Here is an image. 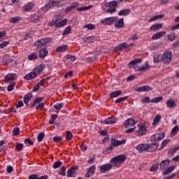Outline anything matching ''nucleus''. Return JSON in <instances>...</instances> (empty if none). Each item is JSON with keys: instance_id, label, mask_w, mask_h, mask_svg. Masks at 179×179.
Segmentation results:
<instances>
[{"instance_id": "nucleus-30", "label": "nucleus", "mask_w": 179, "mask_h": 179, "mask_svg": "<svg viewBox=\"0 0 179 179\" xmlns=\"http://www.w3.org/2000/svg\"><path fill=\"white\" fill-rule=\"evenodd\" d=\"M84 43H94V41H97V37L94 36H91L87 38H85Z\"/></svg>"}, {"instance_id": "nucleus-36", "label": "nucleus", "mask_w": 179, "mask_h": 179, "mask_svg": "<svg viewBox=\"0 0 179 179\" xmlns=\"http://www.w3.org/2000/svg\"><path fill=\"white\" fill-rule=\"evenodd\" d=\"M21 20H22V17L20 16L13 17L10 18L9 22L16 24L17 23V22H19Z\"/></svg>"}, {"instance_id": "nucleus-23", "label": "nucleus", "mask_w": 179, "mask_h": 179, "mask_svg": "<svg viewBox=\"0 0 179 179\" xmlns=\"http://www.w3.org/2000/svg\"><path fill=\"white\" fill-rule=\"evenodd\" d=\"M150 90H152V87L148 85H144V86H141L136 88L135 91L136 92H150Z\"/></svg>"}, {"instance_id": "nucleus-50", "label": "nucleus", "mask_w": 179, "mask_h": 179, "mask_svg": "<svg viewBox=\"0 0 179 179\" xmlns=\"http://www.w3.org/2000/svg\"><path fill=\"white\" fill-rule=\"evenodd\" d=\"M7 45H9V42L8 41H0V48H5V47H7Z\"/></svg>"}, {"instance_id": "nucleus-9", "label": "nucleus", "mask_w": 179, "mask_h": 179, "mask_svg": "<svg viewBox=\"0 0 179 179\" xmlns=\"http://www.w3.org/2000/svg\"><path fill=\"white\" fill-rule=\"evenodd\" d=\"M41 19L42 17L40 14L34 13L30 15L29 20L31 23H38Z\"/></svg>"}, {"instance_id": "nucleus-46", "label": "nucleus", "mask_w": 179, "mask_h": 179, "mask_svg": "<svg viewBox=\"0 0 179 179\" xmlns=\"http://www.w3.org/2000/svg\"><path fill=\"white\" fill-rule=\"evenodd\" d=\"M177 150H179V146L175 147L173 148H171L169 150L168 153H169V155H174V153H176V152H177Z\"/></svg>"}, {"instance_id": "nucleus-53", "label": "nucleus", "mask_w": 179, "mask_h": 179, "mask_svg": "<svg viewBox=\"0 0 179 179\" xmlns=\"http://www.w3.org/2000/svg\"><path fill=\"white\" fill-rule=\"evenodd\" d=\"M84 29H88V30H94V24H87L85 26H84Z\"/></svg>"}, {"instance_id": "nucleus-48", "label": "nucleus", "mask_w": 179, "mask_h": 179, "mask_svg": "<svg viewBox=\"0 0 179 179\" xmlns=\"http://www.w3.org/2000/svg\"><path fill=\"white\" fill-rule=\"evenodd\" d=\"M128 99V96H122L115 100V103L118 104V103H121V101H125Z\"/></svg>"}, {"instance_id": "nucleus-7", "label": "nucleus", "mask_w": 179, "mask_h": 179, "mask_svg": "<svg viewBox=\"0 0 179 179\" xmlns=\"http://www.w3.org/2000/svg\"><path fill=\"white\" fill-rule=\"evenodd\" d=\"M117 20H118V17H109L101 20V23L104 26H110L113 23H115Z\"/></svg>"}, {"instance_id": "nucleus-63", "label": "nucleus", "mask_w": 179, "mask_h": 179, "mask_svg": "<svg viewBox=\"0 0 179 179\" xmlns=\"http://www.w3.org/2000/svg\"><path fill=\"white\" fill-rule=\"evenodd\" d=\"M168 39L170 40V41H173V40H176V35L171 34L168 36Z\"/></svg>"}, {"instance_id": "nucleus-28", "label": "nucleus", "mask_w": 179, "mask_h": 179, "mask_svg": "<svg viewBox=\"0 0 179 179\" xmlns=\"http://www.w3.org/2000/svg\"><path fill=\"white\" fill-rule=\"evenodd\" d=\"M148 152H155L157 149V143H152L147 145Z\"/></svg>"}, {"instance_id": "nucleus-49", "label": "nucleus", "mask_w": 179, "mask_h": 179, "mask_svg": "<svg viewBox=\"0 0 179 179\" xmlns=\"http://www.w3.org/2000/svg\"><path fill=\"white\" fill-rule=\"evenodd\" d=\"M62 165V162H61L60 161H57L53 164L52 167L53 169H59V167H61Z\"/></svg>"}, {"instance_id": "nucleus-11", "label": "nucleus", "mask_w": 179, "mask_h": 179, "mask_svg": "<svg viewBox=\"0 0 179 179\" xmlns=\"http://www.w3.org/2000/svg\"><path fill=\"white\" fill-rule=\"evenodd\" d=\"M113 169V164H105L103 165H101L100 166V171L101 173H107V171H110Z\"/></svg>"}, {"instance_id": "nucleus-15", "label": "nucleus", "mask_w": 179, "mask_h": 179, "mask_svg": "<svg viewBox=\"0 0 179 179\" xmlns=\"http://www.w3.org/2000/svg\"><path fill=\"white\" fill-rule=\"evenodd\" d=\"M34 8V3L33 2H28L23 6L24 12H31L33 8Z\"/></svg>"}, {"instance_id": "nucleus-2", "label": "nucleus", "mask_w": 179, "mask_h": 179, "mask_svg": "<svg viewBox=\"0 0 179 179\" xmlns=\"http://www.w3.org/2000/svg\"><path fill=\"white\" fill-rule=\"evenodd\" d=\"M125 160H127V155H120L111 158L110 163H112V166H114V167L118 168L121 167V164H122Z\"/></svg>"}, {"instance_id": "nucleus-21", "label": "nucleus", "mask_w": 179, "mask_h": 179, "mask_svg": "<svg viewBox=\"0 0 179 179\" xmlns=\"http://www.w3.org/2000/svg\"><path fill=\"white\" fill-rule=\"evenodd\" d=\"M139 152H148V144H139L136 146Z\"/></svg>"}, {"instance_id": "nucleus-51", "label": "nucleus", "mask_w": 179, "mask_h": 179, "mask_svg": "<svg viewBox=\"0 0 179 179\" xmlns=\"http://www.w3.org/2000/svg\"><path fill=\"white\" fill-rule=\"evenodd\" d=\"M73 138V134L71 131H67L66 135V141H71Z\"/></svg>"}, {"instance_id": "nucleus-35", "label": "nucleus", "mask_w": 179, "mask_h": 179, "mask_svg": "<svg viewBox=\"0 0 179 179\" xmlns=\"http://www.w3.org/2000/svg\"><path fill=\"white\" fill-rule=\"evenodd\" d=\"M66 59L68 60H64L66 64H72L73 62H75L76 57H75V56L69 55L67 56Z\"/></svg>"}, {"instance_id": "nucleus-12", "label": "nucleus", "mask_w": 179, "mask_h": 179, "mask_svg": "<svg viewBox=\"0 0 179 179\" xmlns=\"http://www.w3.org/2000/svg\"><path fill=\"white\" fill-rule=\"evenodd\" d=\"M59 5H61V1L51 0L45 5V8L47 9H50L51 8H55V6H59Z\"/></svg>"}, {"instance_id": "nucleus-41", "label": "nucleus", "mask_w": 179, "mask_h": 179, "mask_svg": "<svg viewBox=\"0 0 179 179\" xmlns=\"http://www.w3.org/2000/svg\"><path fill=\"white\" fill-rule=\"evenodd\" d=\"M178 131H179V127L178 125L175 126L171 132V136H174L175 135H177V134H178Z\"/></svg>"}, {"instance_id": "nucleus-43", "label": "nucleus", "mask_w": 179, "mask_h": 179, "mask_svg": "<svg viewBox=\"0 0 179 179\" xmlns=\"http://www.w3.org/2000/svg\"><path fill=\"white\" fill-rule=\"evenodd\" d=\"M57 117L58 116L55 114L51 115V119L49 120L48 124L50 125H52V124H54V122H55V120H57Z\"/></svg>"}, {"instance_id": "nucleus-56", "label": "nucleus", "mask_w": 179, "mask_h": 179, "mask_svg": "<svg viewBox=\"0 0 179 179\" xmlns=\"http://www.w3.org/2000/svg\"><path fill=\"white\" fill-rule=\"evenodd\" d=\"M2 62L4 65H9L12 62V59L10 58H6V60H2Z\"/></svg>"}, {"instance_id": "nucleus-62", "label": "nucleus", "mask_w": 179, "mask_h": 179, "mask_svg": "<svg viewBox=\"0 0 179 179\" xmlns=\"http://www.w3.org/2000/svg\"><path fill=\"white\" fill-rule=\"evenodd\" d=\"M15 135H19V127H15L13 129V136H15Z\"/></svg>"}, {"instance_id": "nucleus-27", "label": "nucleus", "mask_w": 179, "mask_h": 179, "mask_svg": "<svg viewBox=\"0 0 179 179\" xmlns=\"http://www.w3.org/2000/svg\"><path fill=\"white\" fill-rule=\"evenodd\" d=\"M28 179H48V176L44 175L40 177L38 175L32 174L29 176Z\"/></svg>"}, {"instance_id": "nucleus-44", "label": "nucleus", "mask_w": 179, "mask_h": 179, "mask_svg": "<svg viewBox=\"0 0 179 179\" xmlns=\"http://www.w3.org/2000/svg\"><path fill=\"white\" fill-rule=\"evenodd\" d=\"M15 86H16V83L13 82L11 83L8 87H7V90L8 92H12L13 89H15Z\"/></svg>"}, {"instance_id": "nucleus-60", "label": "nucleus", "mask_w": 179, "mask_h": 179, "mask_svg": "<svg viewBox=\"0 0 179 179\" xmlns=\"http://www.w3.org/2000/svg\"><path fill=\"white\" fill-rule=\"evenodd\" d=\"M45 106V104L44 103H41L36 107V110H43Z\"/></svg>"}, {"instance_id": "nucleus-45", "label": "nucleus", "mask_w": 179, "mask_h": 179, "mask_svg": "<svg viewBox=\"0 0 179 179\" xmlns=\"http://www.w3.org/2000/svg\"><path fill=\"white\" fill-rule=\"evenodd\" d=\"M71 31V26L66 27L62 33V36H66V34H70Z\"/></svg>"}, {"instance_id": "nucleus-38", "label": "nucleus", "mask_w": 179, "mask_h": 179, "mask_svg": "<svg viewBox=\"0 0 179 179\" xmlns=\"http://www.w3.org/2000/svg\"><path fill=\"white\" fill-rule=\"evenodd\" d=\"M38 58V55H37V53H31L29 55H28V59L29 61H36Z\"/></svg>"}, {"instance_id": "nucleus-64", "label": "nucleus", "mask_w": 179, "mask_h": 179, "mask_svg": "<svg viewBox=\"0 0 179 179\" xmlns=\"http://www.w3.org/2000/svg\"><path fill=\"white\" fill-rule=\"evenodd\" d=\"M59 174L60 176H65V168L62 167L59 171Z\"/></svg>"}, {"instance_id": "nucleus-1", "label": "nucleus", "mask_w": 179, "mask_h": 179, "mask_svg": "<svg viewBox=\"0 0 179 179\" xmlns=\"http://www.w3.org/2000/svg\"><path fill=\"white\" fill-rule=\"evenodd\" d=\"M45 68V64L44 63L38 65L34 69V70L31 72L26 74L24 76V79H25V80H33V79H36L37 78V76L40 75V73H41V72L44 71Z\"/></svg>"}, {"instance_id": "nucleus-16", "label": "nucleus", "mask_w": 179, "mask_h": 179, "mask_svg": "<svg viewBox=\"0 0 179 179\" xmlns=\"http://www.w3.org/2000/svg\"><path fill=\"white\" fill-rule=\"evenodd\" d=\"M95 171H96V166L93 165L90 166L85 174L86 178H90V177H92V174H94Z\"/></svg>"}, {"instance_id": "nucleus-31", "label": "nucleus", "mask_w": 179, "mask_h": 179, "mask_svg": "<svg viewBox=\"0 0 179 179\" xmlns=\"http://www.w3.org/2000/svg\"><path fill=\"white\" fill-rule=\"evenodd\" d=\"M79 6V3H73L70 6L65 8V12H71Z\"/></svg>"}, {"instance_id": "nucleus-42", "label": "nucleus", "mask_w": 179, "mask_h": 179, "mask_svg": "<svg viewBox=\"0 0 179 179\" xmlns=\"http://www.w3.org/2000/svg\"><path fill=\"white\" fill-rule=\"evenodd\" d=\"M121 91H115L110 93V96L111 99H114L115 97H118V96H121Z\"/></svg>"}, {"instance_id": "nucleus-37", "label": "nucleus", "mask_w": 179, "mask_h": 179, "mask_svg": "<svg viewBox=\"0 0 179 179\" xmlns=\"http://www.w3.org/2000/svg\"><path fill=\"white\" fill-rule=\"evenodd\" d=\"M131 13L130 9H123L119 12V16H127Z\"/></svg>"}, {"instance_id": "nucleus-24", "label": "nucleus", "mask_w": 179, "mask_h": 179, "mask_svg": "<svg viewBox=\"0 0 179 179\" xmlns=\"http://www.w3.org/2000/svg\"><path fill=\"white\" fill-rule=\"evenodd\" d=\"M169 164L170 161H169V159H164L161 162L159 168L161 170H166Z\"/></svg>"}, {"instance_id": "nucleus-18", "label": "nucleus", "mask_w": 179, "mask_h": 179, "mask_svg": "<svg viewBox=\"0 0 179 179\" xmlns=\"http://www.w3.org/2000/svg\"><path fill=\"white\" fill-rule=\"evenodd\" d=\"M117 122V118L115 117H108L103 122H102L103 124H106V125H110L111 124H115Z\"/></svg>"}, {"instance_id": "nucleus-47", "label": "nucleus", "mask_w": 179, "mask_h": 179, "mask_svg": "<svg viewBox=\"0 0 179 179\" xmlns=\"http://www.w3.org/2000/svg\"><path fill=\"white\" fill-rule=\"evenodd\" d=\"M92 8V6H84V7H80L77 8L78 12H82V10H89Z\"/></svg>"}, {"instance_id": "nucleus-29", "label": "nucleus", "mask_w": 179, "mask_h": 179, "mask_svg": "<svg viewBox=\"0 0 179 179\" xmlns=\"http://www.w3.org/2000/svg\"><path fill=\"white\" fill-rule=\"evenodd\" d=\"M166 106L169 107V108H173V107H176V106H177V101L174 99H170L166 101Z\"/></svg>"}, {"instance_id": "nucleus-58", "label": "nucleus", "mask_w": 179, "mask_h": 179, "mask_svg": "<svg viewBox=\"0 0 179 179\" xmlns=\"http://www.w3.org/2000/svg\"><path fill=\"white\" fill-rule=\"evenodd\" d=\"M150 141L151 142H154V143H157V136L156 134L151 136Z\"/></svg>"}, {"instance_id": "nucleus-3", "label": "nucleus", "mask_w": 179, "mask_h": 179, "mask_svg": "<svg viewBox=\"0 0 179 179\" xmlns=\"http://www.w3.org/2000/svg\"><path fill=\"white\" fill-rule=\"evenodd\" d=\"M138 130L137 131V136H143V135H146L148 132V129L149 128V123L144 122L142 124H138L137 125Z\"/></svg>"}, {"instance_id": "nucleus-61", "label": "nucleus", "mask_w": 179, "mask_h": 179, "mask_svg": "<svg viewBox=\"0 0 179 179\" xmlns=\"http://www.w3.org/2000/svg\"><path fill=\"white\" fill-rule=\"evenodd\" d=\"M166 35V31H162L157 33V38H161V37H163V36Z\"/></svg>"}, {"instance_id": "nucleus-57", "label": "nucleus", "mask_w": 179, "mask_h": 179, "mask_svg": "<svg viewBox=\"0 0 179 179\" xmlns=\"http://www.w3.org/2000/svg\"><path fill=\"white\" fill-rule=\"evenodd\" d=\"M125 143H127V139L117 140V146L125 145Z\"/></svg>"}, {"instance_id": "nucleus-4", "label": "nucleus", "mask_w": 179, "mask_h": 179, "mask_svg": "<svg viewBox=\"0 0 179 179\" xmlns=\"http://www.w3.org/2000/svg\"><path fill=\"white\" fill-rule=\"evenodd\" d=\"M50 41H51V38H41L35 41L34 45L36 47V50H41V48H44L45 44H48V43H50Z\"/></svg>"}, {"instance_id": "nucleus-25", "label": "nucleus", "mask_w": 179, "mask_h": 179, "mask_svg": "<svg viewBox=\"0 0 179 179\" xmlns=\"http://www.w3.org/2000/svg\"><path fill=\"white\" fill-rule=\"evenodd\" d=\"M33 99V94L31 93H28L24 96V103L26 106H29V101Z\"/></svg>"}, {"instance_id": "nucleus-14", "label": "nucleus", "mask_w": 179, "mask_h": 179, "mask_svg": "<svg viewBox=\"0 0 179 179\" xmlns=\"http://www.w3.org/2000/svg\"><path fill=\"white\" fill-rule=\"evenodd\" d=\"M66 23H68V20L64 19V20H55V27H64V26H66Z\"/></svg>"}, {"instance_id": "nucleus-13", "label": "nucleus", "mask_w": 179, "mask_h": 179, "mask_svg": "<svg viewBox=\"0 0 179 179\" xmlns=\"http://www.w3.org/2000/svg\"><path fill=\"white\" fill-rule=\"evenodd\" d=\"M79 169V166H72L70 169L67 171V177H76V170Z\"/></svg>"}, {"instance_id": "nucleus-17", "label": "nucleus", "mask_w": 179, "mask_h": 179, "mask_svg": "<svg viewBox=\"0 0 179 179\" xmlns=\"http://www.w3.org/2000/svg\"><path fill=\"white\" fill-rule=\"evenodd\" d=\"M135 124V120L129 118L124 122V128H131V127H134Z\"/></svg>"}, {"instance_id": "nucleus-6", "label": "nucleus", "mask_w": 179, "mask_h": 179, "mask_svg": "<svg viewBox=\"0 0 179 179\" xmlns=\"http://www.w3.org/2000/svg\"><path fill=\"white\" fill-rule=\"evenodd\" d=\"M105 6L106 8H108L106 10L108 13H115V12L117 10L115 8L118 6V2H117V1H112L109 3H107Z\"/></svg>"}, {"instance_id": "nucleus-10", "label": "nucleus", "mask_w": 179, "mask_h": 179, "mask_svg": "<svg viewBox=\"0 0 179 179\" xmlns=\"http://www.w3.org/2000/svg\"><path fill=\"white\" fill-rule=\"evenodd\" d=\"M17 76L16 73H8L4 77V80L6 83H12L13 80H16Z\"/></svg>"}, {"instance_id": "nucleus-34", "label": "nucleus", "mask_w": 179, "mask_h": 179, "mask_svg": "<svg viewBox=\"0 0 179 179\" xmlns=\"http://www.w3.org/2000/svg\"><path fill=\"white\" fill-rule=\"evenodd\" d=\"M128 48H129V45H128V44H127L126 43H120L117 47V50H128Z\"/></svg>"}, {"instance_id": "nucleus-32", "label": "nucleus", "mask_w": 179, "mask_h": 179, "mask_svg": "<svg viewBox=\"0 0 179 179\" xmlns=\"http://www.w3.org/2000/svg\"><path fill=\"white\" fill-rule=\"evenodd\" d=\"M69 48L67 45H63L62 46H59L56 48L57 52H65Z\"/></svg>"}, {"instance_id": "nucleus-5", "label": "nucleus", "mask_w": 179, "mask_h": 179, "mask_svg": "<svg viewBox=\"0 0 179 179\" xmlns=\"http://www.w3.org/2000/svg\"><path fill=\"white\" fill-rule=\"evenodd\" d=\"M173 59V52L170 50H166L164 52L162 55V62L166 65L171 64V60Z\"/></svg>"}, {"instance_id": "nucleus-33", "label": "nucleus", "mask_w": 179, "mask_h": 179, "mask_svg": "<svg viewBox=\"0 0 179 179\" xmlns=\"http://www.w3.org/2000/svg\"><path fill=\"white\" fill-rule=\"evenodd\" d=\"M44 100V97H37L36 99H35L34 100V102L31 105V107L33 108V107H36V104H40V103Z\"/></svg>"}, {"instance_id": "nucleus-55", "label": "nucleus", "mask_w": 179, "mask_h": 179, "mask_svg": "<svg viewBox=\"0 0 179 179\" xmlns=\"http://www.w3.org/2000/svg\"><path fill=\"white\" fill-rule=\"evenodd\" d=\"M44 133H40L38 135V137H37V139H38V142H42L43 139H44Z\"/></svg>"}, {"instance_id": "nucleus-54", "label": "nucleus", "mask_w": 179, "mask_h": 179, "mask_svg": "<svg viewBox=\"0 0 179 179\" xmlns=\"http://www.w3.org/2000/svg\"><path fill=\"white\" fill-rule=\"evenodd\" d=\"M54 107H55V110H61V108H62V107H64V103L55 104L54 106Z\"/></svg>"}, {"instance_id": "nucleus-8", "label": "nucleus", "mask_w": 179, "mask_h": 179, "mask_svg": "<svg viewBox=\"0 0 179 179\" xmlns=\"http://www.w3.org/2000/svg\"><path fill=\"white\" fill-rule=\"evenodd\" d=\"M118 146V140L115 138L111 139V143L108 148L104 151L105 153H110L113 152V149L114 147Z\"/></svg>"}, {"instance_id": "nucleus-52", "label": "nucleus", "mask_w": 179, "mask_h": 179, "mask_svg": "<svg viewBox=\"0 0 179 179\" xmlns=\"http://www.w3.org/2000/svg\"><path fill=\"white\" fill-rule=\"evenodd\" d=\"M15 149H17V150H18V151L22 150L23 149V144H22L20 143H16Z\"/></svg>"}, {"instance_id": "nucleus-40", "label": "nucleus", "mask_w": 179, "mask_h": 179, "mask_svg": "<svg viewBox=\"0 0 179 179\" xmlns=\"http://www.w3.org/2000/svg\"><path fill=\"white\" fill-rule=\"evenodd\" d=\"M174 169H176V166H171L169 167H168L164 172L163 174L167 175V174H170V173H171Z\"/></svg>"}, {"instance_id": "nucleus-39", "label": "nucleus", "mask_w": 179, "mask_h": 179, "mask_svg": "<svg viewBox=\"0 0 179 179\" xmlns=\"http://www.w3.org/2000/svg\"><path fill=\"white\" fill-rule=\"evenodd\" d=\"M170 143V139H164L162 142L161 147L159 148V150H162V149H164V148H166L167 145Z\"/></svg>"}, {"instance_id": "nucleus-59", "label": "nucleus", "mask_w": 179, "mask_h": 179, "mask_svg": "<svg viewBox=\"0 0 179 179\" xmlns=\"http://www.w3.org/2000/svg\"><path fill=\"white\" fill-rule=\"evenodd\" d=\"M53 141L56 143L61 142L62 141V136H57L53 137Z\"/></svg>"}, {"instance_id": "nucleus-20", "label": "nucleus", "mask_w": 179, "mask_h": 179, "mask_svg": "<svg viewBox=\"0 0 179 179\" xmlns=\"http://www.w3.org/2000/svg\"><path fill=\"white\" fill-rule=\"evenodd\" d=\"M135 71H147L148 69H149V62H145L144 64V65H143L142 66L139 67V66H136L134 67Z\"/></svg>"}, {"instance_id": "nucleus-26", "label": "nucleus", "mask_w": 179, "mask_h": 179, "mask_svg": "<svg viewBox=\"0 0 179 179\" xmlns=\"http://www.w3.org/2000/svg\"><path fill=\"white\" fill-rule=\"evenodd\" d=\"M115 29H121L124 27V19L120 18L117 21H115Z\"/></svg>"}, {"instance_id": "nucleus-19", "label": "nucleus", "mask_w": 179, "mask_h": 179, "mask_svg": "<svg viewBox=\"0 0 179 179\" xmlns=\"http://www.w3.org/2000/svg\"><path fill=\"white\" fill-rule=\"evenodd\" d=\"M140 62H142V59L141 58H136L133 60H131L128 66L129 68H134L136 64H139Z\"/></svg>"}, {"instance_id": "nucleus-22", "label": "nucleus", "mask_w": 179, "mask_h": 179, "mask_svg": "<svg viewBox=\"0 0 179 179\" xmlns=\"http://www.w3.org/2000/svg\"><path fill=\"white\" fill-rule=\"evenodd\" d=\"M36 50H38L39 52L40 58H45V57H47V55H48V51L44 48Z\"/></svg>"}]
</instances>
